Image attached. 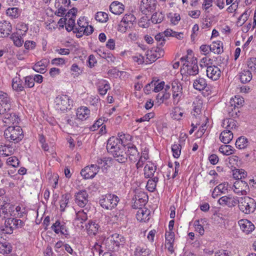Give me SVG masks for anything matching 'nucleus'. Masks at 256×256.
Listing matches in <instances>:
<instances>
[{
  "mask_svg": "<svg viewBox=\"0 0 256 256\" xmlns=\"http://www.w3.org/2000/svg\"><path fill=\"white\" fill-rule=\"evenodd\" d=\"M182 146L180 144H174L172 146V150L173 156L175 158L180 157L181 154Z\"/></svg>",
  "mask_w": 256,
  "mask_h": 256,
  "instance_id": "obj_52",
  "label": "nucleus"
},
{
  "mask_svg": "<svg viewBox=\"0 0 256 256\" xmlns=\"http://www.w3.org/2000/svg\"><path fill=\"white\" fill-rule=\"evenodd\" d=\"M118 136L120 139L112 137L108 140L106 149L108 152L113 156L116 161L120 163H124L128 160L126 147V140H130L132 136L130 134H121Z\"/></svg>",
  "mask_w": 256,
  "mask_h": 256,
  "instance_id": "obj_1",
  "label": "nucleus"
},
{
  "mask_svg": "<svg viewBox=\"0 0 256 256\" xmlns=\"http://www.w3.org/2000/svg\"><path fill=\"white\" fill-rule=\"evenodd\" d=\"M95 19L100 22H106L108 19V15L106 13L102 12H98L95 16Z\"/></svg>",
  "mask_w": 256,
  "mask_h": 256,
  "instance_id": "obj_48",
  "label": "nucleus"
},
{
  "mask_svg": "<svg viewBox=\"0 0 256 256\" xmlns=\"http://www.w3.org/2000/svg\"><path fill=\"white\" fill-rule=\"evenodd\" d=\"M99 55L102 58L106 59L108 62H114L115 58L112 54L102 52L101 50H99Z\"/></svg>",
  "mask_w": 256,
  "mask_h": 256,
  "instance_id": "obj_62",
  "label": "nucleus"
},
{
  "mask_svg": "<svg viewBox=\"0 0 256 256\" xmlns=\"http://www.w3.org/2000/svg\"><path fill=\"white\" fill-rule=\"evenodd\" d=\"M150 254V250L144 246H137L134 250L135 256H149Z\"/></svg>",
  "mask_w": 256,
  "mask_h": 256,
  "instance_id": "obj_32",
  "label": "nucleus"
},
{
  "mask_svg": "<svg viewBox=\"0 0 256 256\" xmlns=\"http://www.w3.org/2000/svg\"><path fill=\"white\" fill-rule=\"evenodd\" d=\"M170 97V94L169 92H161L157 94L156 100H157V102L160 104L162 103L164 100L168 99Z\"/></svg>",
  "mask_w": 256,
  "mask_h": 256,
  "instance_id": "obj_53",
  "label": "nucleus"
},
{
  "mask_svg": "<svg viewBox=\"0 0 256 256\" xmlns=\"http://www.w3.org/2000/svg\"><path fill=\"white\" fill-rule=\"evenodd\" d=\"M228 190V184L223 182L216 186L212 192V196L213 198H218L220 194H225Z\"/></svg>",
  "mask_w": 256,
  "mask_h": 256,
  "instance_id": "obj_19",
  "label": "nucleus"
},
{
  "mask_svg": "<svg viewBox=\"0 0 256 256\" xmlns=\"http://www.w3.org/2000/svg\"><path fill=\"white\" fill-rule=\"evenodd\" d=\"M182 68L190 76H194L198 74L199 70L196 58H193L191 62L186 61V62H184L182 65Z\"/></svg>",
  "mask_w": 256,
  "mask_h": 256,
  "instance_id": "obj_6",
  "label": "nucleus"
},
{
  "mask_svg": "<svg viewBox=\"0 0 256 256\" xmlns=\"http://www.w3.org/2000/svg\"><path fill=\"white\" fill-rule=\"evenodd\" d=\"M247 65L252 71L256 72V58H250L248 60Z\"/></svg>",
  "mask_w": 256,
  "mask_h": 256,
  "instance_id": "obj_64",
  "label": "nucleus"
},
{
  "mask_svg": "<svg viewBox=\"0 0 256 256\" xmlns=\"http://www.w3.org/2000/svg\"><path fill=\"white\" fill-rule=\"evenodd\" d=\"M124 6L118 2H113L110 6V10L114 14L120 15L124 11Z\"/></svg>",
  "mask_w": 256,
  "mask_h": 256,
  "instance_id": "obj_23",
  "label": "nucleus"
},
{
  "mask_svg": "<svg viewBox=\"0 0 256 256\" xmlns=\"http://www.w3.org/2000/svg\"><path fill=\"white\" fill-rule=\"evenodd\" d=\"M126 154L130 161L132 162H136L139 158L140 154L136 146L132 144L126 143Z\"/></svg>",
  "mask_w": 256,
  "mask_h": 256,
  "instance_id": "obj_11",
  "label": "nucleus"
},
{
  "mask_svg": "<svg viewBox=\"0 0 256 256\" xmlns=\"http://www.w3.org/2000/svg\"><path fill=\"white\" fill-rule=\"evenodd\" d=\"M110 240L113 244L116 246H120L123 245L124 243V238L118 234H114L109 238Z\"/></svg>",
  "mask_w": 256,
  "mask_h": 256,
  "instance_id": "obj_30",
  "label": "nucleus"
},
{
  "mask_svg": "<svg viewBox=\"0 0 256 256\" xmlns=\"http://www.w3.org/2000/svg\"><path fill=\"white\" fill-rule=\"evenodd\" d=\"M207 76L212 80H218L221 75V71L219 68L214 65H210L206 68Z\"/></svg>",
  "mask_w": 256,
  "mask_h": 256,
  "instance_id": "obj_13",
  "label": "nucleus"
},
{
  "mask_svg": "<svg viewBox=\"0 0 256 256\" xmlns=\"http://www.w3.org/2000/svg\"><path fill=\"white\" fill-rule=\"evenodd\" d=\"M0 100H1V104L2 108H4V111H6V109L9 110L8 102L10 98L8 97V94L3 92H0Z\"/></svg>",
  "mask_w": 256,
  "mask_h": 256,
  "instance_id": "obj_38",
  "label": "nucleus"
},
{
  "mask_svg": "<svg viewBox=\"0 0 256 256\" xmlns=\"http://www.w3.org/2000/svg\"><path fill=\"white\" fill-rule=\"evenodd\" d=\"M135 20V16L132 14H125L122 20L123 21V22H126L133 26V22Z\"/></svg>",
  "mask_w": 256,
  "mask_h": 256,
  "instance_id": "obj_58",
  "label": "nucleus"
},
{
  "mask_svg": "<svg viewBox=\"0 0 256 256\" xmlns=\"http://www.w3.org/2000/svg\"><path fill=\"white\" fill-rule=\"evenodd\" d=\"M70 196L68 194H65L62 196V199L60 200V208L61 211H64L65 208L67 206L69 202Z\"/></svg>",
  "mask_w": 256,
  "mask_h": 256,
  "instance_id": "obj_50",
  "label": "nucleus"
},
{
  "mask_svg": "<svg viewBox=\"0 0 256 256\" xmlns=\"http://www.w3.org/2000/svg\"><path fill=\"white\" fill-rule=\"evenodd\" d=\"M234 192L238 195H246L249 186L248 184L242 180H236L233 185Z\"/></svg>",
  "mask_w": 256,
  "mask_h": 256,
  "instance_id": "obj_10",
  "label": "nucleus"
},
{
  "mask_svg": "<svg viewBox=\"0 0 256 256\" xmlns=\"http://www.w3.org/2000/svg\"><path fill=\"white\" fill-rule=\"evenodd\" d=\"M238 200L236 198L232 196H223L218 200V203L222 206H226L228 207L232 208L236 205Z\"/></svg>",
  "mask_w": 256,
  "mask_h": 256,
  "instance_id": "obj_14",
  "label": "nucleus"
},
{
  "mask_svg": "<svg viewBox=\"0 0 256 256\" xmlns=\"http://www.w3.org/2000/svg\"><path fill=\"white\" fill-rule=\"evenodd\" d=\"M132 26V25H130V24L126 22H123V21L121 20L118 26V30L120 32L124 33Z\"/></svg>",
  "mask_w": 256,
  "mask_h": 256,
  "instance_id": "obj_56",
  "label": "nucleus"
},
{
  "mask_svg": "<svg viewBox=\"0 0 256 256\" xmlns=\"http://www.w3.org/2000/svg\"><path fill=\"white\" fill-rule=\"evenodd\" d=\"M158 172H156V176L152 177V178L148 180L146 186L148 191L153 192L156 189V183L158 180Z\"/></svg>",
  "mask_w": 256,
  "mask_h": 256,
  "instance_id": "obj_36",
  "label": "nucleus"
},
{
  "mask_svg": "<svg viewBox=\"0 0 256 256\" xmlns=\"http://www.w3.org/2000/svg\"><path fill=\"white\" fill-rule=\"evenodd\" d=\"M205 222H206L205 219L201 218L200 220H196L194 222V225L195 230L201 236H202L204 232V230L202 224Z\"/></svg>",
  "mask_w": 256,
  "mask_h": 256,
  "instance_id": "obj_40",
  "label": "nucleus"
},
{
  "mask_svg": "<svg viewBox=\"0 0 256 256\" xmlns=\"http://www.w3.org/2000/svg\"><path fill=\"white\" fill-rule=\"evenodd\" d=\"M20 34H18V32H16V33L12 34L10 36L11 39H12L14 42V44L18 47L21 46L24 43V40Z\"/></svg>",
  "mask_w": 256,
  "mask_h": 256,
  "instance_id": "obj_42",
  "label": "nucleus"
},
{
  "mask_svg": "<svg viewBox=\"0 0 256 256\" xmlns=\"http://www.w3.org/2000/svg\"><path fill=\"white\" fill-rule=\"evenodd\" d=\"M22 128L20 126H10L4 130V136L8 140L16 143L22 139Z\"/></svg>",
  "mask_w": 256,
  "mask_h": 256,
  "instance_id": "obj_2",
  "label": "nucleus"
},
{
  "mask_svg": "<svg viewBox=\"0 0 256 256\" xmlns=\"http://www.w3.org/2000/svg\"><path fill=\"white\" fill-rule=\"evenodd\" d=\"M14 218H8L5 221L6 230L3 229V230L6 234H11L14 228Z\"/></svg>",
  "mask_w": 256,
  "mask_h": 256,
  "instance_id": "obj_35",
  "label": "nucleus"
},
{
  "mask_svg": "<svg viewBox=\"0 0 256 256\" xmlns=\"http://www.w3.org/2000/svg\"><path fill=\"white\" fill-rule=\"evenodd\" d=\"M206 80L202 78H198L194 80V88L199 91L204 90L207 86Z\"/></svg>",
  "mask_w": 256,
  "mask_h": 256,
  "instance_id": "obj_29",
  "label": "nucleus"
},
{
  "mask_svg": "<svg viewBox=\"0 0 256 256\" xmlns=\"http://www.w3.org/2000/svg\"><path fill=\"white\" fill-rule=\"evenodd\" d=\"M51 228L56 234H60L64 235L66 238H68L70 236L68 228L66 223L64 222H60L58 220H56L52 226Z\"/></svg>",
  "mask_w": 256,
  "mask_h": 256,
  "instance_id": "obj_7",
  "label": "nucleus"
},
{
  "mask_svg": "<svg viewBox=\"0 0 256 256\" xmlns=\"http://www.w3.org/2000/svg\"><path fill=\"white\" fill-rule=\"evenodd\" d=\"M233 133L230 130H224L220 135V140L224 144H229L233 138Z\"/></svg>",
  "mask_w": 256,
  "mask_h": 256,
  "instance_id": "obj_26",
  "label": "nucleus"
},
{
  "mask_svg": "<svg viewBox=\"0 0 256 256\" xmlns=\"http://www.w3.org/2000/svg\"><path fill=\"white\" fill-rule=\"evenodd\" d=\"M88 210L86 208L76 213V218L74 220V223L79 226V224H83L88 218Z\"/></svg>",
  "mask_w": 256,
  "mask_h": 256,
  "instance_id": "obj_18",
  "label": "nucleus"
},
{
  "mask_svg": "<svg viewBox=\"0 0 256 256\" xmlns=\"http://www.w3.org/2000/svg\"><path fill=\"white\" fill-rule=\"evenodd\" d=\"M238 202L240 210L245 214L252 213L256 208L255 200L248 196L240 198Z\"/></svg>",
  "mask_w": 256,
  "mask_h": 256,
  "instance_id": "obj_3",
  "label": "nucleus"
},
{
  "mask_svg": "<svg viewBox=\"0 0 256 256\" xmlns=\"http://www.w3.org/2000/svg\"><path fill=\"white\" fill-rule=\"evenodd\" d=\"M120 199L118 196L113 194H106L102 196L100 200V204L102 207L106 210L114 208Z\"/></svg>",
  "mask_w": 256,
  "mask_h": 256,
  "instance_id": "obj_4",
  "label": "nucleus"
},
{
  "mask_svg": "<svg viewBox=\"0 0 256 256\" xmlns=\"http://www.w3.org/2000/svg\"><path fill=\"white\" fill-rule=\"evenodd\" d=\"M14 207L11 204L5 203L0 208V218H8L12 215V212L14 211Z\"/></svg>",
  "mask_w": 256,
  "mask_h": 256,
  "instance_id": "obj_20",
  "label": "nucleus"
},
{
  "mask_svg": "<svg viewBox=\"0 0 256 256\" xmlns=\"http://www.w3.org/2000/svg\"><path fill=\"white\" fill-rule=\"evenodd\" d=\"M156 0H142L140 9L144 14H146L147 12L154 10L156 8Z\"/></svg>",
  "mask_w": 256,
  "mask_h": 256,
  "instance_id": "obj_15",
  "label": "nucleus"
},
{
  "mask_svg": "<svg viewBox=\"0 0 256 256\" xmlns=\"http://www.w3.org/2000/svg\"><path fill=\"white\" fill-rule=\"evenodd\" d=\"M210 48V51L214 54H220L223 52L222 43L220 42H213Z\"/></svg>",
  "mask_w": 256,
  "mask_h": 256,
  "instance_id": "obj_44",
  "label": "nucleus"
},
{
  "mask_svg": "<svg viewBox=\"0 0 256 256\" xmlns=\"http://www.w3.org/2000/svg\"><path fill=\"white\" fill-rule=\"evenodd\" d=\"M235 144L238 149H244L249 145V142L246 137L242 136L237 138Z\"/></svg>",
  "mask_w": 256,
  "mask_h": 256,
  "instance_id": "obj_33",
  "label": "nucleus"
},
{
  "mask_svg": "<svg viewBox=\"0 0 256 256\" xmlns=\"http://www.w3.org/2000/svg\"><path fill=\"white\" fill-rule=\"evenodd\" d=\"M155 39L158 42L157 45L160 46H162L165 44L166 39L164 34L159 33L155 36Z\"/></svg>",
  "mask_w": 256,
  "mask_h": 256,
  "instance_id": "obj_63",
  "label": "nucleus"
},
{
  "mask_svg": "<svg viewBox=\"0 0 256 256\" xmlns=\"http://www.w3.org/2000/svg\"><path fill=\"white\" fill-rule=\"evenodd\" d=\"M10 244L6 242H0V253L8 254L11 252L12 250Z\"/></svg>",
  "mask_w": 256,
  "mask_h": 256,
  "instance_id": "obj_43",
  "label": "nucleus"
},
{
  "mask_svg": "<svg viewBox=\"0 0 256 256\" xmlns=\"http://www.w3.org/2000/svg\"><path fill=\"white\" fill-rule=\"evenodd\" d=\"M250 14V11L246 10L245 12L239 17L237 22L238 24L242 26L248 19Z\"/></svg>",
  "mask_w": 256,
  "mask_h": 256,
  "instance_id": "obj_54",
  "label": "nucleus"
},
{
  "mask_svg": "<svg viewBox=\"0 0 256 256\" xmlns=\"http://www.w3.org/2000/svg\"><path fill=\"white\" fill-rule=\"evenodd\" d=\"M148 158V155L147 154H144L141 156H139V158L138 160V162H137V163L136 164V168L138 169L140 168H142L145 162Z\"/></svg>",
  "mask_w": 256,
  "mask_h": 256,
  "instance_id": "obj_57",
  "label": "nucleus"
},
{
  "mask_svg": "<svg viewBox=\"0 0 256 256\" xmlns=\"http://www.w3.org/2000/svg\"><path fill=\"white\" fill-rule=\"evenodd\" d=\"M69 97L66 95L58 96L54 101L56 110L64 112L70 110L71 106L69 104Z\"/></svg>",
  "mask_w": 256,
  "mask_h": 256,
  "instance_id": "obj_5",
  "label": "nucleus"
},
{
  "mask_svg": "<svg viewBox=\"0 0 256 256\" xmlns=\"http://www.w3.org/2000/svg\"><path fill=\"white\" fill-rule=\"evenodd\" d=\"M98 172L97 164H92L82 169L80 172V174L84 178L89 179L94 178Z\"/></svg>",
  "mask_w": 256,
  "mask_h": 256,
  "instance_id": "obj_8",
  "label": "nucleus"
},
{
  "mask_svg": "<svg viewBox=\"0 0 256 256\" xmlns=\"http://www.w3.org/2000/svg\"><path fill=\"white\" fill-rule=\"evenodd\" d=\"M156 166L150 162H148L146 164L144 168V174L146 178H151L154 176V173L156 172Z\"/></svg>",
  "mask_w": 256,
  "mask_h": 256,
  "instance_id": "obj_25",
  "label": "nucleus"
},
{
  "mask_svg": "<svg viewBox=\"0 0 256 256\" xmlns=\"http://www.w3.org/2000/svg\"><path fill=\"white\" fill-rule=\"evenodd\" d=\"M66 28L68 32H70L74 29V26L75 25V20L74 18H72L70 17L69 18L67 19V22H66Z\"/></svg>",
  "mask_w": 256,
  "mask_h": 256,
  "instance_id": "obj_59",
  "label": "nucleus"
},
{
  "mask_svg": "<svg viewBox=\"0 0 256 256\" xmlns=\"http://www.w3.org/2000/svg\"><path fill=\"white\" fill-rule=\"evenodd\" d=\"M164 16L162 12H156L151 17V21L154 24H160L164 20Z\"/></svg>",
  "mask_w": 256,
  "mask_h": 256,
  "instance_id": "obj_51",
  "label": "nucleus"
},
{
  "mask_svg": "<svg viewBox=\"0 0 256 256\" xmlns=\"http://www.w3.org/2000/svg\"><path fill=\"white\" fill-rule=\"evenodd\" d=\"M174 234L172 232H167L165 234L166 246L170 253L174 252Z\"/></svg>",
  "mask_w": 256,
  "mask_h": 256,
  "instance_id": "obj_22",
  "label": "nucleus"
},
{
  "mask_svg": "<svg viewBox=\"0 0 256 256\" xmlns=\"http://www.w3.org/2000/svg\"><path fill=\"white\" fill-rule=\"evenodd\" d=\"M24 86L26 88H31L34 85L33 77L32 76H26L24 78Z\"/></svg>",
  "mask_w": 256,
  "mask_h": 256,
  "instance_id": "obj_60",
  "label": "nucleus"
},
{
  "mask_svg": "<svg viewBox=\"0 0 256 256\" xmlns=\"http://www.w3.org/2000/svg\"><path fill=\"white\" fill-rule=\"evenodd\" d=\"M99 228L98 224L92 220H90L86 225V228L88 234L92 236L96 235L97 234Z\"/></svg>",
  "mask_w": 256,
  "mask_h": 256,
  "instance_id": "obj_31",
  "label": "nucleus"
},
{
  "mask_svg": "<svg viewBox=\"0 0 256 256\" xmlns=\"http://www.w3.org/2000/svg\"><path fill=\"white\" fill-rule=\"evenodd\" d=\"M219 151L224 155L229 156L234 153V149L231 146L226 144L220 147Z\"/></svg>",
  "mask_w": 256,
  "mask_h": 256,
  "instance_id": "obj_41",
  "label": "nucleus"
},
{
  "mask_svg": "<svg viewBox=\"0 0 256 256\" xmlns=\"http://www.w3.org/2000/svg\"><path fill=\"white\" fill-rule=\"evenodd\" d=\"M96 164H97V166L98 168V170L101 168L103 172H106L108 168L112 164V160L110 158H98Z\"/></svg>",
  "mask_w": 256,
  "mask_h": 256,
  "instance_id": "obj_12",
  "label": "nucleus"
},
{
  "mask_svg": "<svg viewBox=\"0 0 256 256\" xmlns=\"http://www.w3.org/2000/svg\"><path fill=\"white\" fill-rule=\"evenodd\" d=\"M12 88L18 92L24 90V86L22 80L18 76L14 78L12 80Z\"/></svg>",
  "mask_w": 256,
  "mask_h": 256,
  "instance_id": "obj_27",
  "label": "nucleus"
},
{
  "mask_svg": "<svg viewBox=\"0 0 256 256\" xmlns=\"http://www.w3.org/2000/svg\"><path fill=\"white\" fill-rule=\"evenodd\" d=\"M14 150L12 146L10 144L3 145L1 155L4 156H7L12 154Z\"/></svg>",
  "mask_w": 256,
  "mask_h": 256,
  "instance_id": "obj_47",
  "label": "nucleus"
},
{
  "mask_svg": "<svg viewBox=\"0 0 256 256\" xmlns=\"http://www.w3.org/2000/svg\"><path fill=\"white\" fill-rule=\"evenodd\" d=\"M110 89L108 82L104 80H101L98 83V90L100 95H105L108 90Z\"/></svg>",
  "mask_w": 256,
  "mask_h": 256,
  "instance_id": "obj_28",
  "label": "nucleus"
},
{
  "mask_svg": "<svg viewBox=\"0 0 256 256\" xmlns=\"http://www.w3.org/2000/svg\"><path fill=\"white\" fill-rule=\"evenodd\" d=\"M3 122L8 124H18L20 120L19 116L16 113H4Z\"/></svg>",
  "mask_w": 256,
  "mask_h": 256,
  "instance_id": "obj_24",
  "label": "nucleus"
},
{
  "mask_svg": "<svg viewBox=\"0 0 256 256\" xmlns=\"http://www.w3.org/2000/svg\"><path fill=\"white\" fill-rule=\"evenodd\" d=\"M171 86L172 93L181 92L182 90V86L178 80L172 81L171 84Z\"/></svg>",
  "mask_w": 256,
  "mask_h": 256,
  "instance_id": "obj_55",
  "label": "nucleus"
},
{
  "mask_svg": "<svg viewBox=\"0 0 256 256\" xmlns=\"http://www.w3.org/2000/svg\"><path fill=\"white\" fill-rule=\"evenodd\" d=\"M233 176L237 180H241L247 176V172L243 169L236 170L233 172Z\"/></svg>",
  "mask_w": 256,
  "mask_h": 256,
  "instance_id": "obj_49",
  "label": "nucleus"
},
{
  "mask_svg": "<svg viewBox=\"0 0 256 256\" xmlns=\"http://www.w3.org/2000/svg\"><path fill=\"white\" fill-rule=\"evenodd\" d=\"M223 126L226 130H230L235 128L236 126V122L232 118H226L222 122Z\"/></svg>",
  "mask_w": 256,
  "mask_h": 256,
  "instance_id": "obj_39",
  "label": "nucleus"
},
{
  "mask_svg": "<svg viewBox=\"0 0 256 256\" xmlns=\"http://www.w3.org/2000/svg\"><path fill=\"white\" fill-rule=\"evenodd\" d=\"M6 163L8 165L13 167H17L19 165L20 162L16 156H11L7 159Z\"/></svg>",
  "mask_w": 256,
  "mask_h": 256,
  "instance_id": "obj_61",
  "label": "nucleus"
},
{
  "mask_svg": "<svg viewBox=\"0 0 256 256\" xmlns=\"http://www.w3.org/2000/svg\"><path fill=\"white\" fill-rule=\"evenodd\" d=\"M238 224L240 230L246 234L252 232L255 228L254 225L246 219L240 220Z\"/></svg>",
  "mask_w": 256,
  "mask_h": 256,
  "instance_id": "obj_17",
  "label": "nucleus"
},
{
  "mask_svg": "<svg viewBox=\"0 0 256 256\" xmlns=\"http://www.w3.org/2000/svg\"><path fill=\"white\" fill-rule=\"evenodd\" d=\"M86 26L82 25V28H76L78 33L82 32L86 36H88L92 33L94 32V28L91 26H88L87 23L86 24Z\"/></svg>",
  "mask_w": 256,
  "mask_h": 256,
  "instance_id": "obj_46",
  "label": "nucleus"
},
{
  "mask_svg": "<svg viewBox=\"0 0 256 256\" xmlns=\"http://www.w3.org/2000/svg\"><path fill=\"white\" fill-rule=\"evenodd\" d=\"M74 202L80 207L84 208L88 202V194L85 190H81L75 194Z\"/></svg>",
  "mask_w": 256,
  "mask_h": 256,
  "instance_id": "obj_9",
  "label": "nucleus"
},
{
  "mask_svg": "<svg viewBox=\"0 0 256 256\" xmlns=\"http://www.w3.org/2000/svg\"><path fill=\"white\" fill-rule=\"evenodd\" d=\"M192 106L194 112H198L204 110L202 100L200 98H196L193 102Z\"/></svg>",
  "mask_w": 256,
  "mask_h": 256,
  "instance_id": "obj_45",
  "label": "nucleus"
},
{
  "mask_svg": "<svg viewBox=\"0 0 256 256\" xmlns=\"http://www.w3.org/2000/svg\"><path fill=\"white\" fill-rule=\"evenodd\" d=\"M150 214V211L149 210L146 208H139L136 214V218L140 222H148L149 219V216Z\"/></svg>",
  "mask_w": 256,
  "mask_h": 256,
  "instance_id": "obj_21",
  "label": "nucleus"
},
{
  "mask_svg": "<svg viewBox=\"0 0 256 256\" xmlns=\"http://www.w3.org/2000/svg\"><path fill=\"white\" fill-rule=\"evenodd\" d=\"M20 10L15 7L10 8L6 10L7 16L12 19L18 18L20 16Z\"/></svg>",
  "mask_w": 256,
  "mask_h": 256,
  "instance_id": "obj_37",
  "label": "nucleus"
},
{
  "mask_svg": "<svg viewBox=\"0 0 256 256\" xmlns=\"http://www.w3.org/2000/svg\"><path fill=\"white\" fill-rule=\"evenodd\" d=\"M240 79L241 82L246 84L250 82L252 78V74L249 70H243L240 73Z\"/></svg>",
  "mask_w": 256,
  "mask_h": 256,
  "instance_id": "obj_34",
  "label": "nucleus"
},
{
  "mask_svg": "<svg viewBox=\"0 0 256 256\" xmlns=\"http://www.w3.org/2000/svg\"><path fill=\"white\" fill-rule=\"evenodd\" d=\"M12 26L11 24L5 20L0 21V37L6 38L11 33Z\"/></svg>",
  "mask_w": 256,
  "mask_h": 256,
  "instance_id": "obj_16",
  "label": "nucleus"
}]
</instances>
